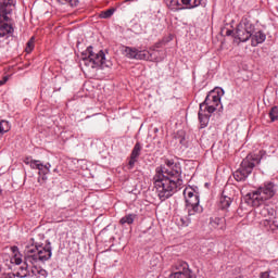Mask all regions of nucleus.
Segmentation results:
<instances>
[{
	"label": "nucleus",
	"mask_w": 278,
	"mask_h": 278,
	"mask_svg": "<svg viewBox=\"0 0 278 278\" xmlns=\"http://www.w3.org/2000/svg\"><path fill=\"white\" fill-rule=\"evenodd\" d=\"M199 111V121H200V128L204 129L208 125V118H211V114L215 112L214 106H207V105H200Z\"/></svg>",
	"instance_id": "ddd939ff"
},
{
	"label": "nucleus",
	"mask_w": 278,
	"mask_h": 278,
	"mask_svg": "<svg viewBox=\"0 0 278 278\" xmlns=\"http://www.w3.org/2000/svg\"><path fill=\"white\" fill-rule=\"evenodd\" d=\"M170 278H192L189 264L184 261H177L176 264L172 265Z\"/></svg>",
	"instance_id": "9b49d317"
},
{
	"label": "nucleus",
	"mask_w": 278,
	"mask_h": 278,
	"mask_svg": "<svg viewBox=\"0 0 278 278\" xmlns=\"http://www.w3.org/2000/svg\"><path fill=\"white\" fill-rule=\"evenodd\" d=\"M15 277H16L15 274L9 273V274L5 275L4 278H15Z\"/></svg>",
	"instance_id": "4c0bfd02"
},
{
	"label": "nucleus",
	"mask_w": 278,
	"mask_h": 278,
	"mask_svg": "<svg viewBox=\"0 0 278 278\" xmlns=\"http://www.w3.org/2000/svg\"><path fill=\"white\" fill-rule=\"evenodd\" d=\"M14 5V0H0V36H8V34H12L14 28L12 25L5 23L9 21L8 14L12 12L9 8Z\"/></svg>",
	"instance_id": "423d86ee"
},
{
	"label": "nucleus",
	"mask_w": 278,
	"mask_h": 278,
	"mask_svg": "<svg viewBox=\"0 0 278 278\" xmlns=\"http://www.w3.org/2000/svg\"><path fill=\"white\" fill-rule=\"evenodd\" d=\"M34 51V37H31L26 46V53H31Z\"/></svg>",
	"instance_id": "cd10ccee"
},
{
	"label": "nucleus",
	"mask_w": 278,
	"mask_h": 278,
	"mask_svg": "<svg viewBox=\"0 0 278 278\" xmlns=\"http://www.w3.org/2000/svg\"><path fill=\"white\" fill-rule=\"evenodd\" d=\"M190 225V219L187 217L180 218V226L188 227Z\"/></svg>",
	"instance_id": "7c9ffc66"
},
{
	"label": "nucleus",
	"mask_w": 278,
	"mask_h": 278,
	"mask_svg": "<svg viewBox=\"0 0 278 278\" xmlns=\"http://www.w3.org/2000/svg\"><path fill=\"white\" fill-rule=\"evenodd\" d=\"M262 151L260 154H248V156L241 162L240 168L235 170L233 178L238 182L245 181L249 175L252 174L253 168L260 164L262 160Z\"/></svg>",
	"instance_id": "39448f33"
},
{
	"label": "nucleus",
	"mask_w": 278,
	"mask_h": 278,
	"mask_svg": "<svg viewBox=\"0 0 278 278\" xmlns=\"http://www.w3.org/2000/svg\"><path fill=\"white\" fill-rule=\"evenodd\" d=\"M184 198L186 199V208L189 216H194L195 214H201L203 212L202 206L199 204V195L194 189L190 187L184 189Z\"/></svg>",
	"instance_id": "0eeeda50"
},
{
	"label": "nucleus",
	"mask_w": 278,
	"mask_h": 278,
	"mask_svg": "<svg viewBox=\"0 0 278 278\" xmlns=\"http://www.w3.org/2000/svg\"><path fill=\"white\" fill-rule=\"evenodd\" d=\"M211 229L214 230H225V219L220 217H212L208 224Z\"/></svg>",
	"instance_id": "dca6fc26"
},
{
	"label": "nucleus",
	"mask_w": 278,
	"mask_h": 278,
	"mask_svg": "<svg viewBox=\"0 0 278 278\" xmlns=\"http://www.w3.org/2000/svg\"><path fill=\"white\" fill-rule=\"evenodd\" d=\"M262 278H274V277H270V275L265 271V273H262Z\"/></svg>",
	"instance_id": "e433bc0d"
},
{
	"label": "nucleus",
	"mask_w": 278,
	"mask_h": 278,
	"mask_svg": "<svg viewBox=\"0 0 278 278\" xmlns=\"http://www.w3.org/2000/svg\"><path fill=\"white\" fill-rule=\"evenodd\" d=\"M224 94L225 90L223 88L215 87L207 93L205 100L200 105H220V99H223Z\"/></svg>",
	"instance_id": "f8f14e48"
},
{
	"label": "nucleus",
	"mask_w": 278,
	"mask_h": 278,
	"mask_svg": "<svg viewBox=\"0 0 278 278\" xmlns=\"http://www.w3.org/2000/svg\"><path fill=\"white\" fill-rule=\"evenodd\" d=\"M166 5L174 12H177V10H184V8H181V3H179V0H167Z\"/></svg>",
	"instance_id": "6ab92c4d"
},
{
	"label": "nucleus",
	"mask_w": 278,
	"mask_h": 278,
	"mask_svg": "<svg viewBox=\"0 0 278 278\" xmlns=\"http://www.w3.org/2000/svg\"><path fill=\"white\" fill-rule=\"evenodd\" d=\"M43 168H45L46 170H47V169H50V168H51L50 163L45 164V165H43Z\"/></svg>",
	"instance_id": "ea45409f"
},
{
	"label": "nucleus",
	"mask_w": 278,
	"mask_h": 278,
	"mask_svg": "<svg viewBox=\"0 0 278 278\" xmlns=\"http://www.w3.org/2000/svg\"><path fill=\"white\" fill-rule=\"evenodd\" d=\"M37 169L39 170V175H48V173H50V168H45L43 165H41V167H37Z\"/></svg>",
	"instance_id": "c756f323"
},
{
	"label": "nucleus",
	"mask_w": 278,
	"mask_h": 278,
	"mask_svg": "<svg viewBox=\"0 0 278 278\" xmlns=\"http://www.w3.org/2000/svg\"><path fill=\"white\" fill-rule=\"evenodd\" d=\"M250 38L252 47H257V45H262V42H265L266 34H264L262 30H258L254 35L252 34Z\"/></svg>",
	"instance_id": "2eb2a0df"
},
{
	"label": "nucleus",
	"mask_w": 278,
	"mask_h": 278,
	"mask_svg": "<svg viewBox=\"0 0 278 278\" xmlns=\"http://www.w3.org/2000/svg\"><path fill=\"white\" fill-rule=\"evenodd\" d=\"M114 14V9H109L100 13V18H110Z\"/></svg>",
	"instance_id": "bb28decb"
},
{
	"label": "nucleus",
	"mask_w": 278,
	"mask_h": 278,
	"mask_svg": "<svg viewBox=\"0 0 278 278\" xmlns=\"http://www.w3.org/2000/svg\"><path fill=\"white\" fill-rule=\"evenodd\" d=\"M136 219V214H127L123 218H121L119 224L121 225H132Z\"/></svg>",
	"instance_id": "aec40b11"
},
{
	"label": "nucleus",
	"mask_w": 278,
	"mask_h": 278,
	"mask_svg": "<svg viewBox=\"0 0 278 278\" xmlns=\"http://www.w3.org/2000/svg\"><path fill=\"white\" fill-rule=\"evenodd\" d=\"M203 0H193V4L190 8H199V5H201V2Z\"/></svg>",
	"instance_id": "473e14b6"
},
{
	"label": "nucleus",
	"mask_w": 278,
	"mask_h": 278,
	"mask_svg": "<svg viewBox=\"0 0 278 278\" xmlns=\"http://www.w3.org/2000/svg\"><path fill=\"white\" fill-rule=\"evenodd\" d=\"M31 169H37L43 166V164L40 163V161H31V164H27Z\"/></svg>",
	"instance_id": "c85d7f7f"
},
{
	"label": "nucleus",
	"mask_w": 278,
	"mask_h": 278,
	"mask_svg": "<svg viewBox=\"0 0 278 278\" xmlns=\"http://www.w3.org/2000/svg\"><path fill=\"white\" fill-rule=\"evenodd\" d=\"M8 83V76H4L1 80H0V86H4V84Z\"/></svg>",
	"instance_id": "f704fd0d"
},
{
	"label": "nucleus",
	"mask_w": 278,
	"mask_h": 278,
	"mask_svg": "<svg viewBox=\"0 0 278 278\" xmlns=\"http://www.w3.org/2000/svg\"><path fill=\"white\" fill-rule=\"evenodd\" d=\"M274 214L275 211L273 208H268L267 206H263L258 211V215L262 216L263 218H275Z\"/></svg>",
	"instance_id": "a211bd4d"
},
{
	"label": "nucleus",
	"mask_w": 278,
	"mask_h": 278,
	"mask_svg": "<svg viewBox=\"0 0 278 278\" xmlns=\"http://www.w3.org/2000/svg\"><path fill=\"white\" fill-rule=\"evenodd\" d=\"M255 33V26L249 18H242L236 29V36L240 42H247L251 36Z\"/></svg>",
	"instance_id": "1a4fd4ad"
},
{
	"label": "nucleus",
	"mask_w": 278,
	"mask_h": 278,
	"mask_svg": "<svg viewBox=\"0 0 278 278\" xmlns=\"http://www.w3.org/2000/svg\"><path fill=\"white\" fill-rule=\"evenodd\" d=\"M222 31H225V29H222Z\"/></svg>",
	"instance_id": "a19ab883"
},
{
	"label": "nucleus",
	"mask_w": 278,
	"mask_h": 278,
	"mask_svg": "<svg viewBox=\"0 0 278 278\" xmlns=\"http://www.w3.org/2000/svg\"><path fill=\"white\" fill-rule=\"evenodd\" d=\"M182 5H190L192 3V0H181Z\"/></svg>",
	"instance_id": "c9c22d12"
},
{
	"label": "nucleus",
	"mask_w": 278,
	"mask_h": 278,
	"mask_svg": "<svg viewBox=\"0 0 278 278\" xmlns=\"http://www.w3.org/2000/svg\"><path fill=\"white\" fill-rule=\"evenodd\" d=\"M269 118L271 122L278 121V106H273L271 110H269Z\"/></svg>",
	"instance_id": "a878e982"
},
{
	"label": "nucleus",
	"mask_w": 278,
	"mask_h": 278,
	"mask_svg": "<svg viewBox=\"0 0 278 278\" xmlns=\"http://www.w3.org/2000/svg\"><path fill=\"white\" fill-rule=\"evenodd\" d=\"M277 193V185L271 181L265 182L245 195V203L252 207H258L267 200H270Z\"/></svg>",
	"instance_id": "f03ea898"
},
{
	"label": "nucleus",
	"mask_w": 278,
	"mask_h": 278,
	"mask_svg": "<svg viewBox=\"0 0 278 278\" xmlns=\"http://www.w3.org/2000/svg\"><path fill=\"white\" fill-rule=\"evenodd\" d=\"M141 150H142L141 143L137 142L134 146L132 152L130 153V157L138 159L139 155L141 154Z\"/></svg>",
	"instance_id": "412c9836"
},
{
	"label": "nucleus",
	"mask_w": 278,
	"mask_h": 278,
	"mask_svg": "<svg viewBox=\"0 0 278 278\" xmlns=\"http://www.w3.org/2000/svg\"><path fill=\"white\" fill-rule=\"evenodd\" d=\"M230 204H231V199L229 197H222L220 198V208L222 210L229 208Z\"/></svg>",
	"instance_id": "5701e85b"
},
{
	"label": "nucleus",
	"mask_w": 278,
	"mask_h": 278,
	"mask_svg": "<svg viewBox=\"0 0 278 278\" xmlns=\"http://www.w3.org/2000/svg\"><path fill=\"white\" fill-rule=\"evenodd\" d=\"M12 253H13V256L10 260V262L15 265H21L22 264V254H21V252H18V248L12 247Z\"/></svg>",
	"instance_id": "f3484780"
},
{
	"label": "nucleus",
	"mask_w": 278,
	"mask_h": 278,
	"mask_svg": "<svg viewBox=\"0 0 278 278\" xmlns=\"http://www.w3.org/2000/svg\"><path fill=\"white\" fill-rule=\"evenodd\" d=\"M126 58L130 60H149L150 62H157V58H155V53L157 51L152 50H138L136 48L126 47L125 49Z\"/></svg>",
	"instance_id": "9d476101"
},
{
	"label": "nucleus",
	"mask_w": 278,
	"mask_h": 278,
	"mask_svg": "<svg viewBox=\"0 0 278 278\" xmlns=\"http://www.w3.org/2000/svg\"><path fill=\"white\" fill-rule=\"evenodd\" d=\"M180 173V165L169 160L165 161V167L155 169L154 187L161 201H166L173 197L177 189L182 186Z\"/></svg>",
	"instance_id": "f257e3e1"
},
{
	"label": "nucleus",
	"mask_w": 278,
	"mask_h": 278,
	"mask_svg": "<svg viewBox=\"0 0 278 278\" xmlns=\"http://www.w3.org/2000/svg\"><path fill=\"white\" fill-rule=\"evenodd\" d=\"M16 277L18 278H47L48 273L46 269L37 267V264H23L16 271Z\"/></svg>",
	"instance_id": "6e6552de"
},
{
	"label": "nucleus",
	"mask_w": 278,
	"mask_h": 278,
	"mask_svg": "<svg viewBox=\"0 0 278 278\" xmlns=\"http://www.w3.org/2000/svg\"><path fill=\"white\" fill-rule=\"evenodd\" d=\"M263 227H265L268 231H277L278 229V218L277 217H268L262 220Z\"/></svg>",
	"instance_id": "4468645a"
},
{
	"label": "nucleus",
	"mask_w": 278,
	"mask_h": 278,
	"mask_svg": "<svg viewBox=\"0 0 278 278\" xmlns=\"http://www.w3.org/2000/svg\"><path fill=\"white\" fill-rule=\"evenodd\" d=\"M23 162H24L26 165H28V164H31V162H40V161H35V160H31L30 157H26Z\"/></svg>",
	"instance_id": "72a5a7b5"
},
{
	"label": "nucleus",
	"mask_w": 278,
	"mask_h": 278,
	"mask_svg": "<svg viewBox=\"0 0 278 278\" xmlns=\"http://www.w3.org/2000/svg\"><path fill=\"white\" fill-rule=\"evenodd\" d=\"M10 124L8 121H0V134H7L10 131Z\"/></svg>",
	"instance_id": "b1692460"
},
{
	"label": "nucleus",
	"mask_w": 278,
	"mask_h": 278,
	"mask_svg": "<svg viewBox=\"0 0 278 278\" xmlns=\"http://www.w3.org/2000/svg\"><path fill=\"white\" fill-rule=\"evenodd\" d=\"M138 157H130V160H129V169H131L132 167H135V164H136V160H137Z\"/></svg>",
	"instance_id": "2f4dec72"
},
{
	"label": "nucleus",
	"mask_w": 278,
	"mask_h": 278,
	"mask_svg": "<svg viewBox=\"0 0 278 278\" xmlns=\"http://www.w3.org/2000/svg\"><path fill=\"white\" fill-rule=\"evenodd\" d=\"M233 35V30L232 29H227L226 30V36H232Z\"/></svg>",
	"instance_id": "58836bf2"
},
{
	"label": "nucleus",
	"mask_w": 278,
	"mask_h": 278,
	"mask_svg": "<svg viewBox=\"0 0 278 278\" xmlns=\"http://www.w3.org/2000/svg\"><path fill=\"white\" fill-rule=\"evenodd\" d=\"M184 136H185L184 131H178V135L176 136V141L178 142V144L186 147L187 140H186V137Z\"/></svg>",
	"instance_id": "393cba45"
},
{
	"label": "nucleus",
	"mask_w": 278,
	"mask_h": 278,
	"mask_svg": "<svg viewBox=\"0 0 278 278\" xmlns=\"http://www.w3.org/2000/svg\"><path fill=\"white\" fill-rule=\"evenodd\" d=\"M25 265H37L39 262L43 263L51 257L50 244L46 247L38 245L37 243H29L23 251Z\"/></svg>",
	"instance_id": "7ed1b4c3"
},
{
	"label": "nucleus",
	"mask_w": 278,
	"mask_h": 278,
	"mask_svg": "<svg viewBox=\"0 0 278 278\" xmlns=\"http://www.w3.org/2000/svg\"><path fill=\"white\" fill-rule=\"evenodd\" d=\"M80 64L81 66H86V68H97V66L105 68L110 66V62L105 60V52H103V50L94 52L92 46H89L87 50L81 53Z\"/></svg>",
	"instance_id": "20e7f679"
},
{
	"label": "nucleus",
	"mask_w": 278,
	"mask_h": 278,
	"mask_svg": "<svg viewBox=\"0 0 278 278\" xmlns=\"http://www.w3.org/2000/svg\"><path fill=\"white\" fill-rule=\"evenodd\" d=\"M61 5H70V8H77L79 0H58Z\"/></svg>",
	"instance_id": "4be33fe9"
}]
</instances>
